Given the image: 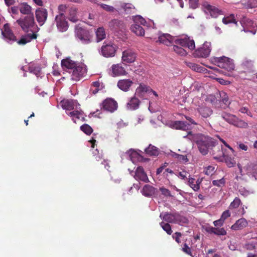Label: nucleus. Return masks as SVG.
Wrapping results in <instances>:
<instances>
[{
	"instance_id": "obj_17",
	"label": "nucleus",
	"mask_w": 257,
	"mask_h": 257,
	"mask_svg": "<svg viewBox=\"0 0 257 257\" xmlns=\"http://www.w3.org/2000/svg\"><path fill=\"white\" fill-rule=\"evenodd\" d=\"M204 12L207 14H209L212 18H216L220 15L221 11L213 6L209 5L205 2L202 5Z\"/></svg>"
},
{
	"instance_id": "obj_3",
	"label": "nucleus",
	"mask_w": 257,
	"mask_h": 257,
	"mask_svg": "<svg viewBox=\"0 0 257 257\" xmlns=\"http://www.w3.org/2000/svg\"><path fill=\"white\" fill-rule=\"evenodd\" d=\"M213 61L219 67L224 69L228 71H232L234 70L235 65L233 60L225 56L214 57Z\"/></svg>"
},
{
	"instance_id": "obj_16",
	"label": "nucleus",
	"mask_w": 257,
	"mask_h": 257,
	"mask_svg": "<svg viewBox=\"0 0 257 257\" xmlns=\"http://www.w3.org/2000/svg\"><path fill=\"white\" fill-rule=\"evenodd\" d=\"M36 20L40 26H42L47 20L48 12L46 9L43 8H38L35 12Z\"/></svg>"
},
{
	"instance_id": "obj_6",
	"label": "nucleus",
	"mask_w": 257,
	"mask_h": 257,
	"mask_svg": "<svg viewBox=\"0 0 257 257\" xmlns=\"http://www.w3.org/2000/svg\"><path fill=\"white\" fill-rule=\"evenodd\" d=\"M75 34L77 38H78L82 43L84 44H88L90 42L91 36L89 32L80 27L79 25H77L75 29Z\"/></svg>"
},
{
	"instance_id": "obj_35",
	"label": "nucleus",
	"mask_w": 257,
	"mask_h": 257,
	"mask_svg": "<svg viewBox=\"0 0 257 257\" xmlns=\"http://www.w3.org/2000/svg\"><path fill=\"white\" fill-rule=\"evenodd\" d=\"M200 181L198 179L196 180L193 178H189L188 179L187 184L195 191H197L199 189V184Z\"/></svg>"
},
{
	"instance_id": "obj_64",
	"label": "nucleus",
	"mask_w": 257,
	"mask_h": 257,
	"mask_svg": "<svg viewBox=\"0 0 257 257\" xmlns=\"http://www.w3.org/2000/svg\"><path fill=\"white\" fill-rule=\"evenodd\" d=\"M239 110L241 113H246L248 115L251 116V112L246 107H242Z\"/></svg>"
},
{
	"instance_id": "obj_32",
	"label": "nucleus",
	"mask_w": 257,
	"mask_h": 257,
	"mask_svg": "<svg viewBox=\"0 0 257 257\" xmlns=\"http://www.w3.org/2000/svg\"><path fill=\"white\" fill-rule=\"evenodd\" d=\"M19 10L21 13L30 16L32 15V8L27 3H22L19 6Z\"/></svg>"
},
{
	"instance_id": "obj_13",
	"label": "nucleus",
	"mask_w": 257,
	"mask_h": 257,
	"mask_svg": "<svg viewBox=\"0 0 257 257\" xmlns=\"http://www.w3.org/2000/svg\"><path fill=\"white\" fill-rule=\"evenodd\" d=\"M2 34L3 37L7 40L13 42L17 41V37L8 23L4 25L3 29L2 30Z\"/></svg>"
},
{
	"instance_id": "obj_12",
	"label": "nucleus",
	"mask_w": 257,
	"mask_h": 257,
	"mask_svg": "<svg viewBox=\"0 0 257 257\" xmlns=\"http://www.w3.org/2000/svg\"><path fill=\"white\" fill-rule=\"evenodd\" d=\"M101 54L105 57H112L114 56L116 52V47L112 44L103 43L101 49Z\"/></svg>"
},
{
	"instance_id": "obj_56",
	"label": "nucleus",
	"mask_w": 257,
	"mask_h": 257,
	"mask_svg": "<svg viewBox=\"0 0 257 257\" xmlns=\"http://www.w3.org/2000/svg\"><path fill=\"white\" fill-rule=\"evenodd\" d=\"M220 97L222 98V102L225 104V105H228L230 103V102L229 101L228 97L226 93L224 92H221L220 93Z\"/></svg>"
},
{
	"instance_id": "obj_14",
	"label": "nucleus",
	"mask_w": 257,
	"mask_h": 257,
	"mask_svg": "<svg viewBox=\"0 0 257 257\" xmlns=\"http://www.w3.org/2000/svg\"><path fill=\"white\" fill-rule=\"evenodd\" d=\"M174 42L176 45H179L183 47L188 48L190 50H193L195 47L194 40H191L189 37H188L175 39Z\"/></svg>"
},
{
	"instance_id": "obj_57",
	"label": "nucleus",
	"mask_w": 257,
	"mask_h": 257,
	"mask_svg": "<svg viewBox=\"0 0 257 257\" xmlns=\"http://www.w3.org/2000/svg\"><path fill=\"white\" fill-rule=\"evenodd\" d=\"M101 7L103 10L109 12H113L115 10L113 7L105 4H102Z\"/></svg>"
},
{
	"instance_id": "obj_63",
	"label": "nucleus",
	"mask_w": 257,
	"mask_h": 257,
	"mask_svg": "<svg viewBox=\"0 0 257 257\" xmlns=\"http://www.w3.org/2000/svg\"><path fill=\"white\" fill-rule=\"evenodd\" d=\"M198 0H189L190 7L193 9H196L198 7Z\"/></svg>"
},
{
	"instance_id": "obj_48",
	"label": "nucleus",
	"mask_w": 257,
	"mask_h": 257,
	"mask_svg": "<svg viewBox=\"0 0 257 257\" xmlns=\"http://www.w3.org/2000/svg\"><path fill=\"white\" fill-rule=\"evenodd\" d=\"M172 156L175 159H177L178 161L181 162H187L188 161L186 155H180L174 153Z\"/></svg>"
},
{
	"instance_id": "obj_44",
	"label": "nucleus",
	"mask_w": 257,
	"mask_h": 257,
	"mask_svg": "<svg viewBox=\"0 0 257 257\" xmlns=\"http://www.w3.org/2000/svg\"><path fill=\"white\" fill-rule=\"evenodd\" d=\"M81 130L87 135H90L93 132L92 127L87 124H84L80 127Z\"/></svg>"
},
{
	"instance_id": "obj_2",
	"label": "nucleus",
	"mask_w": 257,
	"mask_h": 257,
	"mask_svg": "<svg viewBox=\"0 0 257 257\" xmlns=\"http://www.w3.org/2000/svg\"><path fill=\"white\" fill-rule=\"evenodd\" d=\"M220 116L223 120L238 127L245 128L248 124L245 121L239 119L235 115L222 111L219 113Z\"/></svg>"
},
{
	"instance_id": "obj_30",
	"label": "nucleus",
	"mask_w": 257,
	"mask_h": 257,
	"mask_svg": "<svg viewBox=\"0 0 257 257\" xmlns=\"http://www.w3.org/2000/svg\"><path fill=\"white\" fill-rule=\"evenodd\" d=\"M140 103V100L134 96L132 97L127 103V107L131 110H135L139 108Z\"/></svg>"
},
{
	"instance_id": "obj_54",
	"label": "nucleus",
	"mask_w": 257,
	"mask_h": 257,
	"mask_svg": "<svg viewBox=\"0 0 257 257\" xmlns=\"http://www.w3.org/2000/svg\"><path fill=\"white\" fill-rule=\"evenodd\" d=\"M225 183V180L224 178L219 180H214L212 181V184L219 187H222Z\"/></svg>"
},
{
	"instance_id": "obj_31",
	"label": "nucleus",
	"mask_w": 257,
	"mask_h": 257,
	"mask_svg": "<svg viewBox=\"0 0 257 257\" xmlns=\"http://www.w3.org/2000/svg\"><path fill=\"white\" fill-rule=\"evenodd\" d=\"M188 222V219L186 216L181 215L178 212H175L174 223L183 225L184 224H187Z\"/></svg>"
},
{
	"instance_id": "obj_25",
	"label": "nucleus",
	"mask_w": 257,
	"mask_h": 257,
	"mask_svg": "<svg viewBox=\"0 0 257 257\" xmlns=\"http://www.w3.org/2000/svg\"><path fill=\"white\" fill-rule=\"evenodd\" d=\"M248 225V222L244 218H241L236 221L233 224L231 229L233 230H238L243 229Z\"/></svg>"
},
{
	"instance_id": "obj_55",
	"label": "nucleus",
	"mask_w": 257,
	"mask_h": 257,
	"mask_svg": "<svg viewBox=\"0 0 257 257\" xmlns=\"http://www.w3.org/2000/svg\"><path fill=\"white\" fill-rule=\"evenodd\" d=\"M162 228L169 235L171 234V233H172V229H171V226L168 223H164L163 225L162 224Z\"/></svg>"
},
{
	"instance_id": "obj_58",
	"label": "nucleus",
	"mask_w": 257,
	"mask_h": 257,
	"mask_svg": "<svg viewBox=\"0 0 257 257\" xmlns=\"http://www.w3.org/2000/svg\"><path fill=\"white\" fill-rule=\"evenodd\" d=\"M230 216V213L228 210L224 211L221 214L220 218L224 222V221Z\"/></svg>"
},
{
	"instance_id": "obj_4",
	"label": "nucleus",
	"mask_w": 257,
	"mask_h": 257,
	"mask_svg": "<svg viewBox=\"0 0 257 257\" xmlns=\"http://www.w3.org/2000/svg\"><path fill=\"white\" fill-rule=\"evenodd\" d=\"M218 149V153L216 154L213 153V158L221 162H224L228 167H232L236 164V161L233 157H231V155L228 154L226 151H220V148Z\"/></svg>"
},
{
	"instance_id": "obj_53",
	"label": "nucleus",
	"mask_w": 257,
	"mask_h": 257,
	"mask_svg": "<svg viewBox=\"0 0 257 257\" xmlns=\"http://www.w3.org/2000/svg\"><path fill=\"white\" fill-rule=\"evenodd\" d=\"M69 8V6L64 4H61L58 7V10L59 12L58 15H64V13H65L67 10Z\"/></svg>"
},
{
	"instance_id": "obj_20",
	"label": "nucleus",
	"mask_w": 257,
	"mask_h": 257,
	"mask_svg": "<svg viewBox=\"0 0 257 257\" xmlns=\"http://www.w3.org/2000/svg\"><path fill=\"white\" fill-rule=\"evenodd\" d=\"M136 58V53L132 50L128 49L122 52V61L125 63L134 62Z\"/></svg>"
},
{
	"instance_id": "obj_29",
	"label": "nucleus",
	"mask_w": 257,
	"mask_h": 257,
	"mask_svg": "<svg viewBox=\"0 0 257 257\" xmlns=\"http://www.w3.org/2000/svg\"><path fill=\"white\" fill-rule=\"evenodd\" d=\"M109 26L112 29L117 31L124 28V24L121 20L114 19L109 23Z\"/></svg>"
},
{
	"instance_id": "obj_23",
	"label": "nucleus",
	"mask_w": 257,
	"mask_h": 257,
	"mask_svg": "<svg viewBox=\"0 0 257 257\" xmlns=\"http://www.w3.org/2000/svg\"><path fill=\"white\" fill-rule=\"evenodd\" d=\"M77 62L71 60L69 58L64 59L61 61V66L64 70H71V71L76 67Z\"/></svg>"
},
{
	"instance_id": "obj_15",
	"label": "nucleus",
	"mask_w": 257,
	"mask_h": 257,
	"mask_svg": "<svg viewBox=\"0 0 257 257\" xmlns=\"http://www.w3.org/2000/svg\"><path fill=\"white\" fill-rule=\"evenodd\" d=\"M170 127L177 130L187 131L190 129V123L184 121H169L166 124Z\"/></svg>"
},
{
	"instance_id": "obj_24",
	"label": "nucleus",
	"mask_w": 257,
	"mask_h": 257,
	"mask_svg": "<svg viewBox=\"0 0 257 257\" xmlns=\"http://www.w3.org/2000/svg\"><path fill=\"white\" fill-rule=\"evenodd\" d=\"M133 84V82L130 79L119 80L117 84L118 87L123 91H127Z\"/></svg>"
},
{
	"instance_id": "obj_45",
	"label": "nucleus",
	"mask_w": 257,
	"mask_h": 257,
	"mask_svg": "<svg viewBox=\"0 0 257 257\" xmlns=\"http://www.w3.org/2000/svg\"><path fill=\"white\" fill-rule=\"evenodd\" d=\"M94 156H95V159L96 161H100L102 160V161H101V164L104 165L105 168L108 170L109 168H110V166L108 165L107 161L102 158V155H94Z\"/></svg>"
},
{
	"instance_id": "obj_18",
	"label": "nucleus",
	"mask_w": 257,
	"mask_h": 257,
	"mask_svg": "<svg viewBox=\"0 0 257 257\" xmlns=\"http://www.w3.org/2000/svg\"><path fill=\"white\" fill-rule=\"evenodd\" d=\"M136 92L141 95H143L144 93H146L151 97H153V96L157 97H158V95L156 91L152 89L150 87L143 83H141L140 84L139 86L136 89Z\"/></svg>"
},
{
	"instance_id": "obj_10",
	"label": "nucleus",
	"mask_w": 257,
	"mask_h": 257,
	"mask_svg": "<svg viewBox=\"0 0 257 257\" xmlns=\"http://www.w3.org/2000/svg\"><path fill=\"white\" fill-rule=\"evenodd\" d=\"M102 107L104 110L113 112L117 108V102L112 98H107L101 103Z\"/></svg>"
},
{
	"instance_id": "obj_47",
	"label": "nucleus",
	"mask_w": 257,
	"mask_h": 257,
	"mask_svg": "<svg viewBox=\"0 0 257 257\" xmlns=\"http://www.w3.org/2000/svg\"><path fill=\"white\" fill-rule=\"evenodd\" d=\"M222 22L224 24H228L229 23H237V22H236L235 20L234 19V15H231L228 17L224 18L222 19Z\"/></svg>"
},
{
	"instance_id": "obj_42",
	"label": "nucleus",
	"mask_w": 257,
	"mask_h": 257,
	"mask_svg": "<svg viewBox=\"0 0 257 257\" xmlns=\"http://www.w3.org/2000/svg\"><path fill=\"white\" fill-rule=\"evenodd\" d=\"M126 14H131L135 10V7L131 4H124L121 6Z\"/></svg>"
},
{
	"instance_id": "obj_11",
	"label": "nucleus",
	"mask_w": 257,
	"mask_h": 257,
	"mask_svg": "<svg viewBox=\"0 0 257 257\" xmlns=\"http://www.w3.org/2000/svg\"><path fill=\"white\" fill-rule=\"evenodd\" d=\"M211 52V43L210 42H205L203 46L197 49L194 53V55L196 57L206 58Z\"/></svg>"
},
{
	"instance_id": "obj_8",
	"label": "nucleus",
	"mask_w": 257,
	"mask_h": 257,
	"mask_svg": "<svg viewBox=\"0 0 257 257\" xmlns=\"http://www.w3.org/2000/svg\"><path fill=\"white\" fill-rule=\"evenodd\" d=\"M17 23L21 26L22 30L28 32L29 28L33 27L35 21L33 14L25 17L24 19L17 20Z\"/></svg>"
},
{
	"instance_id": "obj_33",
	"label": "nucleus",
	"mask_w": 257,
	"mask_h": 257,
	"mask_svg": "<svg viewBox=\"0 0 257 257\" xmlns=\"http://www.w3.org/2000/svg\"><path fill=\"white\" fill-rule=\"evenodd\" d=\"M175 38L169 34H162V43L167 46L172 44Z\"/></svg>"
},
{
	"instance_id": "obj_41",
	"label": "nucleus",
	"mask_w": 257,
	"mask_h": 257,
	"mask_svg": "<svg viewBox=\"0 0 257 257\" xmlns=\"http://www.w3.org/2000/svg\"><path fill=\"white\" fill-rule=\"evenodd\" d=\"M212 234L218 236L225 235L227 234L226 231L224 228L214 227Z\"/></svg>"
},
{
	"instance_id": "obj_39",
	"label": "nucleus",
	"mask_w": 257,
	"mask_h": 257,
	"mask_svg": "<svg viewBox=\"0 0 257 257\" xmlns=\"http://www.w3.org/2000/svg\"><path fill=\"white\" fill-rule=\"evenodd\" d=\"M145 152L150 156H158L159 154L158 149L152 145H150L149 147L145 149Z\"/></svg>"
},
{
	"instance_id": "obj_19",
	"label": "nucleus",
	"mask_w": 257,
	"mask_h": 257,
	"mask_svg": "<svg viewBox=\"0 0 257 257\" xmlns=\"http://www.w3.org/2000/svg\"><path fill=\"white\" fill-rule=\"evenodd\" d=\"M241 67L243 70L239 72V74L245 72L252 73L254 71L253 69V61L246 58L244 59L242 62Z\"/></svg>"
},
{
	"instance_id": "obj_27",
	"label": "nucleus",
	"mask_w": 257,
	"mask_h": 257,
	"mask_svg": "<svg viewBox=\"0 0 257 257\" xmlns=\"http://www.w3.org/2000/svg\"><path fill=\"white\" fill-rule=\"evenodd\" d=\"M111 69L114 76L123 75L126 74L124 68L120 64L113 65L111 66Z\"/></svg>"
},
{
	"instance_id": "obj_46",
	"label": "nucleus",
	"mask_w": 257,
	"mask_h": 257,
	"mask_svg": "<svg viewBox=\"0 0 257 257\" xmlns=\"http://www.w3.org/2000/svg\"><path fill=\"white\" fill-rule=\"evenodd\" d=\"M241 203L240 199L238 197H235L233 201L231 202L229 208L230 209L237 208L240 205Z\"/></svg>"
},
{
	"instance_id": "obj_22",
	"label": "nucleus",
	"mask_w": 257,
	"mask_h": 257,
	"mask_svg": "<svg viewBox=\"0 0 257 257\" xmlns=\"http://www.w3.org/2000/svg\"><path fill=\"white\" fill-rule=\"evenodd\" d=\"M134 178L137 180L141 181L144 182H147L149 181L148 176L145 173L144 168L141 166L137 167L135 171Z\"/></svg>"
},
{
	"instance_id": "obj_60",
	"label": "nucleus",
	"mask_w": 257,
	"mask_h": 257,
	"mask_svg": "<svg viewBox=\"0 0 257 257\" xmlns=\"http://www.w3.org/2000/svg\"><path fill=\"white\" fill-rule=\"evenodd\" d=\"M182 236V234L180 232H175L172 236L173 238L176 240L178 243L181 242V240L180 239V237Z\"/></svg>"
},
{
	"instance_id": "obj_62",
	"label": "nucleus",
	"mask_w": 257,
	"mask_h": 257,
	"mask_svg": "<svg viewBox=\"0 0 257 257\" xmlns=\"http://www.w3.org/2000/svg\"><path fill=\"white\" fill-rule=\"evenodd\" d=\"M224 221L220 218L219 219L213 221V224L216 227H221L224 224Z\"/></svg>"
},
{
	"instance_id": "obj_38",
	"label": "nucleus",
	"mask_w": 257,
	"mask_h": 257,
	"mask_svg": "<svg viewBox=\"0 0 257 257\" xmlns=\"http://www.w3.org/2000/svg\"><path fill=\"white\" fill-rule=\"evenodd\" d=\"M97 42H99L105 38L106 34L103 27L98 28L96 31Z\"/></svg>"
},
{
	"instance_id": "obj_52",
	"label": "nucleus",
	"mask_w": 257,
	"mask_h": 257,
	"mask_svg": "<svg viewBox=\"0 0 257 257\" xmlns=\"http://www.w3.org/2000/svg\"><path fill=\"white\" fill-rule=\"evenodd\" d=\"M81 114V112L78 110L73 111L68 113V115L72 117V120L75 123H76V120H75L74 117L77 119H79L80 115Z\"/></svg>"
},
{
	"instance_id": "obj_34",
	"label": "nucleus",
	"mask_w": 257,
	"mask_h": 257,
	"mask_svg": "<svg viewBox=\"0 0 257 257\" xmlns=\"http://www.w3.org/2000/svg\"><path fill=\"white\" fill-rule=\"evenodd\" d=\"M77 9L74 7L69 9V20L72 22H76L78 21L77 16Z\"/></svg>"
},
{
	"instance_id": "obj_21",
	"label": "nucleus",
	"mask_w": 257,
	"mask_h": 257,
	"mask_svg": "<svg viewBox=\"0 0 257 257\" xmlns=\"http://www.w3.org/2000/svg\"><path fill=\"white\" fill-rule=\"evenodd\" d=\"M37 38V35L33 32L31 33H27L22 35L20 39L17 40V44L19 45H25L28 43L30 42L32 40L36 39Z\"/></svg>"
},
{
	"instance_id": "obj_43",
	"label": "nucleus",
	"mask_w": 257,
	"mask_h": 257,
	"mask_svg": "<svg viewBox=\"0 0 257 257\" xmlns=\"http://www.w3.org/2000/svg\"><path fill=\"white\" fill-rule=\"evenodd\" d=\"M174 51L181 56H185L187 54L186 50L183 48L177 46L176 44L173 46Z\"/></svg>"
},
{
	"instance_id": "obj_59",
	"label": "nucleus",
	"mask_w": 257,
	"mask_h": 257,
	"mask_svg": "<svg viewBox=\"0 0 257 257\" xmlns=\"http://www.w3.org/2000/svg\"><path fill=\"white\" fill-rule=\"evenodd\" d=\"M182 250L186 253L192 256L190 248L188 246L186 243H185L182 248Z\"/></svg>"
},
{
	"instance_id": "obj_28",
	"label": "nucleus",
	"mask_w": 257,
	"mask_h": 257,
	"mask_svg": "<svg viewBox=\"0 0 257 257\" xmlns=\"http://www.w3.org/2000/svg\"><path fill=\"white\" fill-rule=\"evenodd\" d=\"M76 101L72 99L63 100L61 101L62 107L66 110H71L74 108Z\"/></svg>"
},
{
	"instance_id": "obj_5",
	"label": "nucleus",
	"mask_w": 257,
	"mask_h": 257,
	"mask_svg": "<svg viewBox=\"0 0 257 257\" xmlns=\"http://www.w3.org/2000/svg\"><path fill=\"white\" fill-rule=\"evenodd\" d=\"M133 19L135 24L132 25L131 27L132 32L136 34L137 36H144L145 35V30L144 28L138 24L140 23L145 26L146 24V21L140 15L133 17Z\"/></svg>"
},
{
	"instance_id": "obj_7",
	"label": "nucleus",
	"mask_w": 257,
	"mask_h": 257,
	"mask_svg": "<svg viewBox=\"0 0 257 257\" xmlns=\"http://www.w3.org/2000/svg\"><path fill=\"white\" fill-rule=\"evenodd\" d=\"M71 73V79L75 81H78L86 73V69L84 65L78 63L76 67L69 72Z\"/></svg>"
},
{
	"instance_id": "obj_51",
	"label": "nucleus",
	"mask_w": 257,
	"mask_h": 257,
	"mask_svg": "<svg viewBox=\"0 0 257 257\" xmlns=\"http://www.w3.org/2000/svg\"><path fill=\"white\" fill-rule=\"evenodd\" d=\"M201 228L203 230H205L209 234H212L214 227L211 226L208 223H205L201 225Z\"/></svg>"
},
{
	"instance_id": "obj_9",
	"label": "nucleus",
	"mask_w": 257,
	"mask_h": 257,
	"mask_svg": "<svg viewBox=\"0 0 257 257\" xmlns=\"http://www.w3.org/2000/svg\"><path fill=\"white\" fill-rule=\"evenodd\" d=\"M55 22L58 30L60 32H65L69 27L68 23L66 20L65 15H56L55 18Z\"/></svg>"
},
{
	"instance_id": "obj_40",
	"label": "nucleus",
	"mask_w": 257,
	"mask_h": 257,
	"mask_svg": "<svg viewBox=\"0 0 257 257\" xmlns=\"http://www.w3.org/2000/svg\"><path fill=\"white\" fill-rule=\"evenodd\" d=\"M175 216V213L166 212L164 214V215L163 216V220L167 222L168 223H174Z\"/></svg>"
},
{
	"instance_id": "obj_61",
	"label": "nucleus",
	"mask_w": 257,
	"mask_h": 257,
	"mask_svg": "<svg viewBox=\"0 0 257 257\" xmlns=\"http://www.w3.org/2000/svg\"><path fill=\"white\" fill-rule=\"evenodd\" d=\"M190 67L196 72H201L202 70V68L196 64L191 63Z\"/></svg>"
},
{
	"instance_id": "obj_50",
	"label": "nucleus",
	"mask_w": 257,
	"mask_h": 257,
	"mask_svg": "<svg viewBox=\"0 0 257 257\" xmlns=\"http://www.w3.org/2000/svg\"><path fill=\"white\" fill-rule=\"evenodd\" d=\"M244 6L247 9H252L257 7V1L250 0L244 4Z\"/></svg>"
},
{
	"instance_id": "obj_37",
	"label": "nucleus",
	"mask_w": 257,
	"mask_h": 257,
	"mask_svg": "<svg viewBox=\"0 0 257 257\" xmlns=\"http://www.w3.org/2000/svg\"><path fill=\"white\" fill-rule=\"evenodd\" d=\"M100 88V83L99 81L93 82L90 89L89 90V93L91 94L95 95L100 90H101Z\"/></svg>"
},
{
	"instance_id": "obj_1",
	"label": "nucleus",
	"mask_w": 257,
	"mask_h": 257,
	"mask_svg": "<svg viewBox=\"0 0 257 257\" xmlns=\"http://www.w3.org/2000/svg\"><path fill=\"white\" fill-rule=\"evenodd\" d=\"M188 137L189 139L196 144L199 152L203 155H206L209 150L212 149L217 144L216 140L203 134H192L190 132Z\"/></svg>"
},
{
	"instance_id": "obj_36",
	"label": "nucleus",
	"mask_w": 257,
	"mask_h": 257,
	"mask_svg": "<svg viewBox=\"0 0 257 257\" xmlns=\"http://www.w3.org/2000/svg\"><path fill=\"white\" fill-rule=\"evenodd\" d=\"M198 111L200 114L204 118L210 116L212 113L211 108L207 107H202L199 108Z\"/></svg>"
},
{
	"instance_id": "obj_26",
	"label": "nucleus",
	"mask_w": 257,
	"mask_h": 257,
	"mask_svg": "<svg viewBox=\"0 0 257 257\" xmlns=\"http://www.w3.org/2000/svg\"><path fill=\"white\" fill-rule=\"evenodd\" d=\"M157 190L155 188L150 185H145L142 190V194L146 196L150 197L155 195Z\"/></svg>"
},
{
	"instance_id": "obj_49",
	"label": "nucleus",
	"mask_w": 257,
	"mask_h": 257,
	"mask_svg": "<svg viewBox=\"0 0 257 257\" xmlns=\"http://www.w3.org/2000/svg\"><path fill=\"white\" fill-rule=\"evenodd\" d=\"M256 245V241H251L245 243L244 247L247 250H252L255 249Z\"/></svg>"
}]
</instances>
